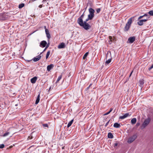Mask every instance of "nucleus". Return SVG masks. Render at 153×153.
<instances>
[{
    "instance_id": "nucleus-1",
    "label": "nucleus",
    "mask_w": 153,
    "mask_h": 153,
    "mask_svg": "<svg viewBox=\"0 0 153 153\" xmlns=\"http://www.w3.org/2000/svg\"><path fill=\"white\" fill-rule=\"evenodd\" d=\"M132 23V18H130L128 20L125 26L124 30L125 31H127L128 30L130 27Z\"/></svg>"
},
{
    "instance_id": "nucleus-2",
    "label": "nucleus",
    "mask_w": 153,
    "mask_h": 153,
    "mask_svg": "<svg viewBox=\"0 0 153 153\" xmlns=\"http://www.w3.org/2000/svg\"><path fill=\"white\" fill-rule=\"evenodd\" d=\"M84 29L86 30H88L91 27V26L87 22H82L78 23Z\"/></svg>"
},
{
    "instance_id": "nucleus-3",
    "label": "nucleus",
    "mask_w": 153,
    "mask_h": 153,
    "mask_svg": "<svg viewBox=\"0 0 153 153\" xmlns=\"http://www.w3.org/2000/svg\"><path fill=\"white\" fill-rule=\"evenodd\" d=\"M9 17L8 13H1L0 14V20H5L8 19Z\"/></svg>"
},
{
    "instance_id": "nucleus-4",
    "label": "nucleus",
    "mask_w": 153,
    "mask_h": 153,
    "mask_svg": "<svg viewBox=\"0 0 153 153\" xmlns=\"http://www.w3.org/2000/svg\"><path fill=\"white\" fill-rule=\"evenodd\" d=\"M150 121V118H148L146 119L143 124H142L141 126V128L142 129L146 127L149 123Z\"/></svg>"
},
{
    "instance_id": "nucleus-5",
    "label": "nucleus",
    "mask_w": 153,
    "mask_h": 153,
    "mask_svg": "<svg viewBox=\"0 0 153 153\" xmlns=\"http://www.w3.org/2000/svg\"><path fill=\"white\" fill-rule=\"evenodd\" d=\"M137 135L136 134L133 135L132 136L130 137L127 141V142L129 143H130L134 141L137 138Z\"/></svg>"
},
{
    "instance_id": "nucleus-6",
    "label": "nucleus",
    "mask_w": 153,
    "mask_h": 153,
    "mask_svg": "<svg viewBox=\"0 0 153 153\" xmlns=\"http://www.w3.org/2000/svg\"><path fill=\"white\" fill-rule=\"evenodd\" d=\"M149 18H147L146 19H141L140 20H138L137 22V24L140 26H142L143 24V22H146L148 20Z\"/></svg>"
},
{
    "instance_id": "nucleus-7",
    "label": "nucleus",
    "mask_w": 153,
    "mask_h": 153,
    "mask_svg": "<svg viewBox=\"0 0 153 153\" xmlns=\"http://www.w3.org/2000/svg\"><path fill=\"white\" fill-rule=\"evenodd\" d=\"M135 37L132 36L129 37L127 41V43H133L135 40Z\"/></svg>"
},
{
    "instance_id": "nucleus-8",
    "label": "nucleus",
    "mask_w": 153,
    "mask_h": 153,
    "mask_svg": "<svg viewBox=\"0 0 153 153\" xmlns=\"http://www.w3.org/2000/svg\"><path fill=\"white\" fill-rule=\"evenodd\" d=\"M47 44V42L46 41H42L41 42L39 46L41 47L44 48L46 46Z\"/></svg>"
},
{
    "instance_id": "nucleus-9",
    "label": "nucleus",
    "mask_w": 153,
    "mask_h": 153,
    "mask_svg": "<svg viewBox=\"0 0 153 153\" xmlns=\"http://www.w3.org/2000/svg\"><path fill=\"white\" fill-rule=\"evenodd\" d=\"M42 53H41L40 55L36 56V57H34L33 59V61L34 62H37L39 60L41 57V55Z\"/></svg>"
},
{
    "instance_id": "nucleus-10",
    "label": "nucleus",
    "mask_w": 153,
    "mask_h": 153,
    "mask_svg": "<svg viewBox=\"0 0 153 153\" xmlns=\"http://www.w3.org/2000/svg\"><path fill=\"white\" fill-rule=\"evenodd\" d=\"M84 16V13L77 20V22L79 23L83 22L82 19Z\"/></svg>"
},
{
    "instance_id": "nucleus-11",
    "label": "nucleus",
    "mask_w": 153,
    "mask_h": 153,
    "mask_svg": "<svg viewBox=\"0 0 153 153\" xmlns=\"http://www.w3.org/2000/svg\"><path fill=\"white\" fill-rule=\"evenodd\" d=\"M65 47V44L63 42H62L59 44L58 46V48L59 49L63 48Z\"/></svg>"
},
{
    "instance_id": "nucleus-12",
    "label": "nucleus",
    "mask_w": 153,
    "mask_h": 153,
    "mask_svg": "<svg viewBox=\"0 0 153 153\" xmlns=\"http://www.w3.org/2000/svg\"><path fill=\"white\" fill-rule=\"evenodd\" d=\"M54 65L53 64H51L49 65H48L47 67V70L48 71H50V70L54 67Z\"/></svg>"
},
{
    "instance_id": "nucleus-13",
    "label": "nucleus",
    "mask_w": 153,
    "mask_h": 153,
    "mask_svg": "<svg viewBox=\"0 0 153 153\" xmlns=\"http://www.w3.org/2000/svg\"><path fill=\"white\" fill-rule=\"evenodd\" d=\"M37 78L35 76L31 79L30 82L32 83H35L37 80Z\"/></svg>"
},
{
    "instance_id": "nucleus-14",
    "label": "nucleus",
    "mask_w": 153,
    "mask_h": 153,
    "mask_svg": "<svg viewBox=\"0 0 153 153\" xmlns=\"http://www.w3.org/2000/svg\"><path fill=\"white\" fill-rule=\"evenodd\" d=\"M89 11L90 14H91L94 15V10L91 8H90L89 9Z\"/></svg>"
},
{
    "instance_id": "nucleus-15",
    "label": "nucleus",
    "mask_w": 153,
    "mask_h": 153,
    "mask_svg": "<svg viewBox=\"0 0 153 153\" xmlns=\"http://www.w3.org/2000/svg\"><path fill=\"white\" fill-rule=\"evenodd\" d=\"M114 127L116 128H120L121 127V126L120 124L115 123L114 124Z\"/></svg>"
},
{
    "instance_id": "nucleus-16",
    "label": "nucleus",
    "mask_w": 153,
    "mask_h": 153,
    "mask_svg": "<svg viewBox=\"0 0 153 153\" xmlns=\"http://www.w3.org/2000/svg\"><path fill=\"white\" fill-rule=\"evenodd\" d=\"M40 94H39L38 95L36 100V102H35V104H37L39 102V100H40Z\"/></svg>"
},
{
    "instance_id": "nucleus-17",
    "label": "nucleus",
    "mask_w": 153,
    "mask_h": 153,
    "mask_svg": "<svg viewBox=\"0 0 153 153\" xmlns=\"http://www.w3.org/2000/svg\"><path fill=\"white\" fill-rule=\"evenodd\" d=\"M137 121V119L135 118L132 119L131 120V123L132 124H135Z\"/></svg>"
},
{
    "instance_id": "nucleus-18",
    "label": "nucleus",
    "mask_w": 153,
    "mask_h": 153,
    "mask_svg": "<svg viewBox=\"0 0 153 153\" xmlns=\"http://www.w3.org/2000/svg\"><path fill=\"white\" fill-rule=\"evenodd\" d=\"M94 16V15L91 14H89L88 16V17L89 19H90V20H91L92 19Z\"/></svg>"
},
{
    "instance_id": "nucleus-19",
    "label": "nucleus",
    "mask_w": 153,
    "mask_h": 153,
    "mask_svg": "<svg viewBox=\"0 0 153 153\" xmlns=\"http://www.w3.org/2000/svg\"><path fill=\"white\" fill-rule=\"evenodd\" d=\"M73 121H74L73 120H72L70 122H69L68 123L67 125L68 127H69L71 126V125H72V123H73Z\"/></svg>"
},
{
    "instance_id": "nucleus-20",
    "label": "nucleus",
    "mask_w": 153,
    "mask_h": 153,
    "mask_svg": "<svg viewBox=\"0 0 153 153\" xmlns=\"http://www.w3.org/2000/svg\"><path fill=\"white\" fill-rule=\"evenodd\" d=\"M108 137L109 138H112L113 137V135L111 133L109 132L108 134Z\"/></svg>"
},
{
    "instance_id": "nucleus-21",
    "label": "nucleus",
    "mask_w": 153,
    "mask_h": 153,
    "mask_svg": "<svg viewBox=\"0 0 153 153\" xmlns=\"http://www.w3.org/2000/svg\"><path fill=\"white\" fill-rule=\"evenodd\" d=\"M111 60V58L108 59L105 62V65H108L110 63Z\"/></svg>"
},
{
    "instance_id": "nucleus-22",
    "label": "nucleus",
    "mask_w": 153,
    "mask_h": 153,
    "mask_svg": "<svg viewBox=\"0 0 153 153\" xmlns=\"http://www.w3.org/2000/svg\"><path fill=\"white\" fill-rule=\"evenodd\" d=\"M62 77V75H60L58 77L56 82V83H58L59 81V80L61 79Z\"/></svg>"
},
{
    "instance_id": "nucleus-23",
    "label": "nucleus",
    "mask_w": 153,
    "mask_h": 153,
    "mask_svg": "<svg viewBox=\"0 0 153 153\" xmlns=\"http://www.w3.org/2000/svg\"><path fill=\"white\" fill-rule=\"evenodd\" d=\"M50 53V51H49L47 53L46 56V59H47L48 58Z\"/></svg>"
},
{
    "instance_id": "nucleus-24",
    "label": "nucleus",
    "mask_w": 153,
    "mask_h": 153,
    "mask_svg": "<svg viewBox=\"0 0 153 153\" xmlns=\"http://www.w3.org/2000/svg\"><path fill=\"white\" fill-rule=\"evenodd\" d=\"M25 6V4L24 3H22L19 4V8H21Z\"/></svg>"
},
{
    "instance_id": "nucleus-25",
    "label": "nucleus",
    "mask_w": 153,
    "mask_h": 153,
    "mask_svg": "<svg viewBox=\"0 0 153 153\" xmlns=\"http://www.w3.org/2000/svg\"><path fill=\"white\" fill-rule=\"evenodd\" d=\"M88 53H89L88 52H86L84 55V56H83V59H85L86 58V57L88 55Z\"/></svg>"
},
{
    "instance_id": "nucleus-26",
    "label": "nucleus",
    "mask_w": 153,
    "mask_h": 153,
    "mask_svg": "<svg viewBox=\"0 0 153 153\" xmlns=\"http://www.w3.org/2000/svg\"><path fill=\"white\" fill-rule=\"evenodd\" d=\"M144 82L143 79L140 80V84L141 85H143L144 84Z\"/></svg>"
},
{
    "instance_id": "nucleus-27",
    "label": "nucleus",
    "mask_w": 153,
    "mask_h": 153,
    "mask_svg": "<svg viewBox=\"0 0 153 153\" xmlns=\"http://www.w3.org/2000/svg\"><path fill=\"white\" fill-rule=\"evenodd\" d=\"M148 13L150 16H153V10H151Z\"/></svg>"
},
{
    "instance_id": "nucleus-28",
    "label": "nucleus",
    "mask_w": 153,
    "mask_h": 153,
    "mask_svg": "<svg viewBox=\"0 0 153 153\" xmlns=\"http://www.w3.org/2000/svg\"><path fill=\"white\" fill-rule=\"evenodd\" d=\"M50 45L49 43H48L46 45V46L45 47V48L44 49L43 51H45V50L49 47Z\"/></svg>"
},
{
    "instance_id": "nucleus-29",
    "label": "nucleus",
    "mask_w": 153,
    "mask_h": 153,
    "mask_svg": "<svg viewBox=\"0 0 153 153\" xmlns=\"http://www.w3.org/2000/svg\"><path fill=\"white\" fill-rule=\"evenodd\" d=\"M131 114L129 115V114L128 113H126L124 115V116L125 118L127 117L128 116H130Z\"/></svg>"
},
{
    "instance_id": "nucleus-30",
    "label": "nucleus",
    "mask_w": 153,
    "mask_h": 153,
    "mask_svg": "<svg viewBox=\"0 0 153 153\" xmlns=\"http://www.w3.org/2000/svg\"><path fill=\"white\" fill-rule=\"evenodd\" d=\"M42 126L44 127H46L47 128H48L49 126L47 124H42Z\"/></svg>"
},
{
    "instance_id": "nucleus-31",
    "label": "nucleus",
    "mask_w": 153,
    "mask_h": 153,
    "mask_svg": "<svg viewBox=\"0 0 153 153\" xmlns=\"http://www.w3.org/2000/svg\"><path fill=\"white\" fill-rule=\"evenodd\" d=\"M101 10V9L100 8H98L96 9V11L97 13H99L100 12Z\"/></svg>"
},
{
    "instance_id": "nucleus-32",
    "label": "nucleus",
    "mask_w": 153,
    "mask_h": 153,
    "mask_svg": "<svg viewBox=\"0 0 153 153\" xmlns=\"http://www.w3.org/2000/svg\"><path fill=\"white\" fill-rule=\"evenodd\" d=\"M47 37L48 39H50L51 38V35L50 33H47L46 34Z\"/></svg>"
},
{
    "instance_id": "nucleus-33",
    "label": "nucleus",
    "mask_w": 153,
    "mask_h": 153,
    "mask_svg": "<svg viewBox=\"0 0 153 153\" xmlns=\"http://www.w3.org/2000/svg\"><path fill=\"white\" fill-rule=\"evenodd\" d=\"M9 132H7L5 133L3 135V136L4 137H5L7 135H8L9 134Z\"/></svg>"
},
{
    "instance_id": "nucleus-34",
    "label": "nucleus",
    "mask_w": 153,
    "mask_h": 153,
    "mask_svg": "<svg viewBox=\"0 0 153 153\" xmlns=\"http://www.w3.org/2000/svg\"><path fill=\"white\" fill-rule=\"evenodd\" d=\"M33 138V137L31 135H30V136L28 137L27 139L28 140H31Z\"/></svg>"
},
{
    "instance_id": "nucleus-35",
    "label": "nucleus",
    "mask_w": 153,
    "mask_h": 153,
    "mask_svg": "<svg viewBox=\"0 0 153 153\" xmlns=\"http://www.w3.org/2000/svg\"><path fill=\"white\" fill-rule=\"evenodd\" d=\"M126 118L124 116H120L119 117V119H124Z\"/></svg>"
},
{
    "instance_id": "nucleus-36",
    "label": "nucleus",
    "mask_w": 153,
    "mask_h": 153,
    "mask_svg": "<svg viewBox=\"0 0 153 153\" xmlns=\"http://www.w3.org/2000/svg\"><path fill=\"white\" fill-rule=\"evenodd\" d=\"M4 145L3 144H1L0 145V148L2 149L4 147Z\"/></svg>"
},
{
    "instance_id": "nucleus-37",
    "label": "nucleus",
    "mask_w": 153,
    "mask_h": 153,
    "mask_svg": "<svg viewBox=\"0 0 153 153\" xmlns=\"http://www.w3.org/2000/svg\"><path fill=\"white\" fill-rule=\"evenodd\" d=\"M45 32L46 33V34H47V33H49V31L48 29H46L45 30Z\"/></svg>"
},
{
    "instance_id": "nucleus-38",
    "label": "nucleus",
    "mask_w": 153,
    "mask_h": 153,
    "mask_svg": "<svg viewBox=\"0 0 153 153\" xmlns=\"http://www.w3.org/2000/svg\"><path fill=\"white\" fill-rule=\"evenodd\" d=\"M143 17H144V16H143H143H140L138 17V20H140V19H142V18Z\"/></svg>"
},
{
    "instance_id": "nucleus-39",
    "label": "nucleus",
    "mask_w": 153,
    "mask_h": 153,
    "mask_svg": "<svg viewBox=\"0 0 153 153\" xmlns=\"http://www.w3.org/2000/svg\"><path fill=\"white\" fill-rule=\"evenodd\" d=\"M109 121H110V120H109V121H108L107 123H106V124H105V127L107 126L108 125V124H109Z\"/></svg>"
},
{
    "instance_id": "nucleus-40",
    "label": "nucleus",
    "mask_w": 153,
    "mask_h": 153,
    "mask_svg": "<svg viewBox=\"0 0 153 153\" xmlns=\"http://www.w3.org/2000/svg\"><path fill=\"white\" fill-rule=\"evenodd\" d=\"M90 20V19H89L88 18H88L87 19H86V20H85V21L84 22H87L88 21V20Z\"/></svg>"
},
{
    "instance_id": "nucleus-41",
    "label": "nucleus",
    "mask_w": 153,
    "mask_h": 153,
    "mask_svg": "<svg viewBox=\"0 0 153 153\" xmlns=\"http://www.w3.org/2000/svg\"><path fill=\"white\" fill-rule=\"evenodd\" d=\"M53 88V87H52V86H51L50 88H49V91H50L51 89H52Z\"/></svg>"
},
{
    "instance_id": "nucleus-42",
    "label": "nucleus",
    "mask_w": 153,
    "mask_h": 153,
    "mask_svg": "<svg viewBox=\"0 0 153 153\" xmlns=\"http://www.w3.org/2000/svg\"><path fill=\"white\" fill-rule=\"evenodd\" d=\"M153 68V67H152V65L151 67L149 68V70H150L152 68Z\"/></svg>"
},
{
    "instance_id": "nucleus-43",
    "label": "nucleus",
    "mask_w": 153,
    "mask_h": 153,
    "mask_svg": "<svg viewBox=\"0 0 153 153\" xmlns=\"http://www.w3.org/2000/svg\"><path fill=\"white\" fill-rule=\"evenodd\" d=\"M110 113V112L109 111H108V112H107V113H106L105 114H104V115H107L109 114Z\"/></svg>"
},
{
    "instance_id": "nucleus-44",
    "label": "nucleus",
    "mask_w": 153,
    "mask_h": 153,
    "mask_svg": "<svg viewBox=\"0 0 153 153\" xmlns=\"http://www.w3.org/2000/svg\"><path fill=\"white\" fill-rule=\"evenodd\" d=\"M109 39L111 41V39H112V37L111 36H109Z\"/></svg>"
},
{
    "instance_id": "nucleus-45",
    "label": "nucleus",
    "mask_w": 153,
    "mask_h": 153,
    "mask_svg": "<svg viewBox=\"0 0 153 153\" xmlns=\"http://www.w3.org/2000/svg\"><path fill=\"white\" fill-rule=\"evenodd\" d=\"M140 125V123H137L136 124V126H139Z\"/></svg>"
},
{
    "instance_id": "nucleus-46",
    "label": "nucleus",
    "mask_w": 153,
    "mask_h": 153,
    "mask_svg": "<svg viewBox=\"0 0 153 153\" xmlns=\"http://www.w3.org/2000/svg\"><path fill=\"white\" fill-rule=\"evenodd\" d=\"M148 15L147 14H144V15H143V16H147Z\"/></svg>"
},
{
    "instance_id": "nucleus-47",
    "label": "nucleus",
    "mask_w": 153,
    "mask_h": 153,
    "mask_svg": "<svg viewBox=\"0 0 153 153\" xmlns=\"http://www.w3.org/2000/svg\"><path fill=\"white\" fill-rule=\"evenodd\" d=\"M113 109L112 108H111L110 111H109L110 113L112 111Z\"/></svg>"
},
{
    "instance_id": "nucleus-48",
    "label": "nucleus",
    "mask_w": 153,
    "mask_h": 153,
    "mask_svg": "<svg viewBox=\"0 0 153 153\" xmlns=\"http://www.w3.org/2000/svg\"><path fill=\"white\" fill-rule=\"evenodd\" d=\"M117 143H115V144H114V147L115 146H117Z\"/></svg>"
},
{
    "instance_id": "nucleus-49",
    "label": "nucleus",
    "mask_w": 153,
    "mask_h": 153,
    "mask_svg": "<svg viewBox=\"0 0 153 153\" xmlns=\"http://www.w3.org/2000/svg\"><path fill=\"white\" fill-rule=\"evenodd\" d=\"M133 72V71H132V72H131V74H130V75H129V77H130V76H131V75L132 74V73Z\"/></svg>"
},
{
    "instance_id": "nucleus-50",
    "label": "nucleus",
    "mask_w": 153,
    "mask_h": 153,
    "mask_svg": "<svg viewBox=\"0 0 153 153\" xmlns=\"http://www.w3.org/2000/svg\"><path fill=\"white\" fill-rule=\"evenodd\" d=\"M39 7L40 8H41L42 7V5H39Z\"/></svg>"
},
{
    "instance_id": "nucleus-51",
    "label": "nucleus",
    "mask_w": 153,
    "mask_h": 153,
    "mask_svg": "<svg viewBox=\"0 0 153 153\" xmlns=\"http://www.w3.org/2000/svg\"><path fill=\"white\" fill-rule=\"evenodd\" d=\"M91 85H92V84H90V85H89V87H88L87 88H89V87H90V86Z\"/></svg>"
},
{
    "instance_id": "nucleus-52",
    "label": "nucleus",
    "mask_w": 153,
    "mask_h": 153,
    "mask_svg": "<svg viewBox=\"0 0 153 153\" xmlns=\"http://www.w3.org/2000/svg\"><path fill=\"white\" fill-rule=\"evenodd\" d=\"M44 27V28L45 29V30L46 29H47L46 28V26H45Z\"/></svg>"
},
{
    "instance_id": "nucleus-53",
    "label": "nucleus",
    "mask_w": 153,
    "mask_h": 153,
    "mask_svg": "<svg viewBox=\"0 0 153 153\" xmlns=\"http://www.w3.org/2000/svg\"><path fill=\"white\" fill-rule=\"evenodd\" d=\"M12 147H13V146H11L9 147V148H12Z\"/></svg>"
},
{
    "instance_id": "nucleus-54",
    "label": "nucleus",
    "mask_w": 153,
    "mask_h": 153,
    "mask_svg": "<svg viewBox=\"0 0 153 153\" xmlns=\"http://www.w3.org/2000/svg\"><path fill=\"white\" fill-rule=\"evenodd\" d=\"M152 65V67H153V64Z\"/></svg>"
}]
</instances>
